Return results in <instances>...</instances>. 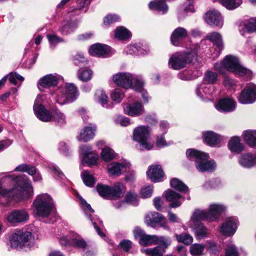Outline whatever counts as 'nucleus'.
Returning a JSON list of instances; mask_svg holds the SVG:
<instances>
[{"mask_svg": "<svg viewBox=\"0 0 256 256\" xmlns=\"http://www.w3.org/2000/svg\"><path fill=\"white\" fill-rule=\"evenodd\" d=\"M56 102L60 105L74 100L78 96L76 87L73 84H64L55 92Z\"/></svg>", "mask_w": 256, "mask_h": 256, "instance_id": "423d86ee", "label": "nucleus"}, {"mask_svg": "<svg viewBox=\"0 0 256 256\" xmlns=\"http://www.w3.org/2000/svg\"><path fill=\"white\" fill-rule=\"evenodd\" d=\"M150 130L148 127L140 126L134 130V139L140 144L142 150H150L154 146V143L150 138Z\"/></svg>", "mask_w": 256, "mask_h": 256, "instance_id": "1a4fd4ad", "label": "nucleus"}, {"mask_svg": "<svg viewBox=\"0 0 256 256\" xmlns=\"http://www.w3.org/2000/svg\"><path fill=\"white\" fill-rule=\"evenodd\" d=\"M96 189L100 196L104 198H110V186L102 184H98Z\"/></svg>", "mask_w": 256, "mask_h": 256, "instance_id": "4c0bfd02", "label": "nucleus"}, {"mask_svg": "<svg viewBox=\"0 0 256 256\" xmlns=\"http://www.w3.org/2000/svg\"><path fill=\"white\" fill-rule=\"evenodd\" d=\"M236 80L230 78L227 76L224 77V84L228 89L234 88V86H236Z\"/></svg>", "mask_w": 256, "mask_h": 256, "instance_id": "052dcab7", "label": "nucleus"}, {"mask_svg": "<svg viewBox=\"0 0 256 256\" xmlns=\"http://www.w3.org/2000/svg\"><path fill=\"white\" fill-rule=\"evenodd\" d=\"M110 50V48L108 46L100 44H96L90 46L89 53L92 56L100 57L108 55Z\"/></svg>", "mask_w": 256, "mask_h": 256, "instance_id": "4be33fe9", "label": "nucleus"}, {"mask_svg": "<svg viewBox=\"0 0 256 256\" xmlns=\"http://www.w3.org/2000/svg\"><path fill=\"white\" fill-rule=\"evenodd\" d=\"M175 237L179 242H182L185 244H190L193 242L192 236L186 233H183L180 234H176Z\"/></svg>", "mask_w": 256, "mask_h": 256, "instance_id": "de8ad7c7", "label": "nucleus"}, {"mask_svg": "<svg viewBox=\"0 0 256 256\" xmlns=\"http://www.w3.org/2000/svg\"><path fill=\"white\" fill-rule=\"evenodd\" d=\"M101 157L103 160L108 162L114 158V152L112 149L109 148H106L102 149L101 152Z\"/></svg>", "mask_w": 256, "mask_h": 256, "instance_id": "3c124183", "label": "nucleus"}, {"mask_svg": "<svg viewBox=\"0 0 256 256\" xmlns=\"http://www.w3.org/2000/svg\"><path fill=\"white\" fill-rule=\"evenodd\" d=\"M156 244H159L163 246L162 248H166L171 243L170 238H166L164 236H157L156 238Z\"/></svg>", "mask_w": 256, "mask_h": 256, "instance_id": "4d7b16f0", "label": "nucleus"}, {"mask_svg": "<svg viewBox=\"0 0 256 256\" xmlns=\"http://www.w3.org/2000/svg\"><path fill=\"white\" fill-rule=\"evenodd\" d=\"M206 39L212 42L218 47L219 51L222 50L223 48V42L222 36L220 33L212 32L208 33L206 36Z\"/></svg>", "mask_w": 256, "mask_h": 256, "instance_id": "7c9ffc66", "label": "nucleus"}, {"mask_svg": "<svg viewBox=\"0 0 256 256\" xmlns=\"http://www.w3.org/2000/svg\"><path fill=\"white\" fill-rule=\"evenodd\" d=\"M47 38L51 45L54 46L58 42H62V40L56 35L48 34Z\"/></svg>", "mask_w": 256, "mask_h": 256, "instance_id": "e2e57ef3", "label": "nucleus"}, {"mask_svg": "<svg viewBox=\"0 0 256 256\" xmlns=\"http://www.w3.org/2000/svg\"><path fill=\"white\" fill-rule=\"evenodd\" d=\"M124 92L120 88H115L111 93V98L116 103H120L124 98Z\"/></svg>", "mask_w": 256, "mask_h": 256, "instance_id": "49530a36", "label": "nucleus"}, {"mask_svg": "<svg viewBox=\"0 0 256 256\" xmlns=\"http://www.w3.org/2000/svg\"><path fill=\"white\" fill-rule=\"evenodd\" d=\"M143 86L140 88H138L137 89H134L136 90L140 91L141 93L142 96L144 100V103H147L148 102L150 97L148 92L144 90L143 88Z\"/></svg>", "mask_w": 256, "mask_h": 256, "instance_id": "774afa93", "label": "nucleus"}, {"mask_svg": "<svg viewBox=\"0 0 256 256\" xmlns=\"http://www.w3.org/2000/svg\"><path fill=\"white\" fill-rule=\"evenodd\" d=\"M86 60L82 54H78L74 56V62L75 65L78 66L80 63H84Z\"/></svg>", "mask_w": 256, "mask_h": 256, "instance_id": "69168bd1", "label": "nucleus"}, {"mask_svg": "<svg viewBox=\"0 0 256 256\" xmlns=\"http://www.w3.org/2000/svg\"><path fill=\"white\" fill-rule=\"evenodd\" d=\"M238 100L241 104H249L254 102L256 100V86L250 84L242 90Z\"/></svg>", "mask_w": 256, "mask_h": 256, "instance_id": "ddd939ff", "label": "nucleus"}, {"mask_svg": "<svg viewBox=\"0 0 256 256\" xmlns=\"http://www.w3.org/2000/svg\"><path fill=\"white\" fill-rule=\"evenodd\" d=\"M141 252L150 256H162L165 252V250L160 246H157L152 248H142Z\"/></svg>", "mask_w": 256, "mask_h": 256, "instance_id": "e433bc0d", "label": "nucleus"}, {"mask_svg": "<svg viewBox=\"0 0 256 256\" xmlns=\"http://www.w3.org/2000/svg\"><path fill=\"white\" fill-rule=\"evenodd\" d=\"M239 164L244 168H250L256 165V154H246L240 156Z\"/></svg>", "mask_w": 256, "mask_h": 256, "instance_id": "bb28decb", "label": "nucleus"}, {"mask_svg": "<svg viewBox=\"0 0 256 256\" xmlns=\"http://www.w3.org/2000/svg\"><path fill=\"white\" fill-rule=\"evenodd\" d=\"M172 143L171 142H166L163 136H158L156 142V146L158 148H162L170 146Z\"/></svg>", "mask_w": 256, "mask_h": 256, "instance_id": "bf43d9fd", "label": "nucleus"}, {"mask_svg": "<svg viewBox=\"0 0 256 256\" xmlns=\"http://www.w3.org/2000/svg\"><path fill=\"white\" fill-rule=\"evenodd\" d=\"M114 83L118 86L128 88L132 87L134 89L140 88L144 86V82L141 78L132 76L128 72H120L113 76Z\"/></svg>", "mask_w": 256, "mask_h": 256, "instance_id": "6e6552de", "label": "nucleus"}, {"mask_svg": "<svg viewBox=\"0 0 256 256\" xmlns=\"http://www.w3.org/2000/svg\"><path fill=\"white\" fill-rule=\"evenodd\" d=\"M96 130V126L84 127L77 136L78 140L84 142H87L90 140L94 137Z\"/></svg>", "mask_w": 256, "mask_h": 256, "instance_id": "393cba45", "label": "nucleus"}, {"mask_svg": "<svg viewBox=\"0 0 256 256\" xmlns=\"http://www.w3.org/2000/svg\"><path fill=\"white\" fill-rule=\"evenodd\" d=\"M186 154L190 160H194L196 166L200 172H212L216 168V163L213 160H208L209 156L206 153L194 149H188Z\"/></svg>", "mask_w": 256, "mask_h": 256, "instance_id": "39448f33", "label": "nucleus"}, {"mask_svg": "<svg viewBox=\"0 0 256 256\" xmlns=\"http://www.w3.org/2000/svg\"><path fill=\"white\" fill-rule=\"evenodd\" d=\"M244 27L248 32H256V18H250L244 22Z\"/></svg>", "mask_w": 256, "mask_h": 256, "instance_id": "5fc2aeb1", "label": "nucleus"}, {"mask_svg": "<svg viewBox=\"0 0 256 256\" xmlns=\"http://www.w3.org/2000/svg\"><path fill=\"white\" fill-rule=\"evenodd\" d=\"M225 210V207L219 204L210 206L209 210H196L193 213L188 226L193 229L196 238L201 240L208 237L210 232L200 220L212 221L218 218L220 214Z\"/></svg>", "mask_w": 256, "mask_h": 256, "instance_id": "f03ea898", "label": "nucleus"}, {"mask_svg": "<svg viewBox=\"0 0 256 256\" xmlns=\"http://www.w3.org/2000/svg\"><path fill=\"white\" fill-rule=\"evenodd\" d=\"M50 115L52 117V118H50V120L48 122L54 120V122H57L60 124L64 123L66 122L64 115L58 110H55L52 112H50Z\"/></svg>", "mask_w": 256, "mask_h": 256, "instance_id": "37998d69", "label": "nucleus"}, {"mask_svg": "<svg viewBox=\"0 0 256 256\" xmlns=\"http://www.w3.org/2000/svg\"><path fill=\"white\" fill-rule=\"evenodd\" d=\"M94 98L103 107L108 108V97L103 90H98L96 92Z\"/></svg>", "mask_w": 256, "mask_h": 256, "instance_id": "c9c22d12", "label": "nucleus"}, {"mask_svg": "<svg viewBox=\"0 0 256 256\" xmlns=\"http://www.w3.org/2000/svg\"><path fill=\"white\" fill-rule=\"evenodd\" d=\"M80 154L84 163H86L88 166L96 164L98 156L92 151L90 146L84 145L80 146Z\"/></svg>", "mask_w": 256, "mask_h": 256, "instance_id": "4468645a", "label": "nucleus"}, {"mask_svg": "<svg viewBox=\"0 0 256 256\" xmlns=\"http://www.w3.org/2000/svg\"><path fill=\"white\" fill-rule=\"evenodd\" d=\"M128 166V164L112 162L108 165V171L111 174L119 175L125 170Z\"/></svg>", "mask_w": 256, "mask_h": 256, "instance_id": "c756f323", "label": "nucleus"}, {"mask_svg": "<svg viewBox=\"0 0 256 256\" xmlns=\"http://www.w3.org/2000/svg\"><path fill=\"white\" fill-rule=\"evenodd\" d=\"M115 37L119 40H124L128 38L131 35L129 30L124 27L120 26L115 30Z\"/></svg>", "mask_w": 256, "mask_h": 256, "instance_id": "a19ab883", "label": "nucleus"}, {"mask_svg": "<svg viewBox=\"0 0 256 256\" xmlns=\"http://www.w3.org/2000/svg\"><path fill=\"white\" fill-rule=\"evenodd\" d=\"M156 236L144 234L139 240V244L143 246H148L156 244Z\"/></svg>", "mask_w": 256, "mask_h": 256, "instance_id": "ea45409f", "label": "nucleus"}, {"mask_svg": "<svg viewBox=\"0 0 256 256\" xmlns=\"http://www.w3.org/2000/svg\"><path fill=\"white\" fill-rule=\"evenodd\" d=\"M44 99V96L38 95L35 100L34 110L38 119L43 122H47L52 118V117L50 115V112L46 110L42 105Z\"/></svg>", "mask_w": 256, "mask_h": 256, "instance_id": "f8f14e48", "label": "nucleus"}, {"mask_svg": "<svg viewBox=\"0 0 256 256\" xmlns=\"http://www.w3.org/2000/svg\"><path fill=\"white\" fill-rule=\"evenodd\" d=\"M218 1L222 6L230 10L238 8L242 4V0H218Z\"/></svg>", "mask_w": 256, "mask_h": 256, "instance_id": "79ce46f5", "label": "nucleus"}, {"mask_svg": "<svg viewBox=\"0 0 256 256\" xmlns=\"http://www.w3.org/2000/svg\"><path fill=\"white\" fill-rule=\"evenodd\" d=\"M214 66L222 74H224L226 70L246 78H250L252 76V71L242 66L238 59L233 56H226L222 62L216 63Z\"/></svg>", "mask_w": 256, "mask_h": 256, "instance_id": "7ed1b4c3", "label": "nucleus"}, {"mask_svg": "<svg viewBox=\"0 0 256 256\" xmlns=\"http://www.w3.org/2000/svg\"><path fill=\"white\" fill-rule=\"evenodd\" d=\"M236 228V219L229 218L226 220L220 228V232L224 236L233 235Z\"/></svg>", "mask_w": 256, "mask_h": 256, "instance_id": "6ab92c4d", "label": "nucleus"}, {"mask_svg": "<svg viewBox=\"0 0 256 256\" xmlns=\"http://www.w3.org/2000/svg\"><path fill=\"white\" fill-rule=\"evenodd\" d=\"M153 192V188L152 186H148L147 187L142 188L141 194L142 198H147L150 197Z\"/></svg>", "mask_w": 256, "mask_h": 256, "instance_id": "680f3d73", "label": "nucleus"}, {"mask_svg": "<svg viewBox=\"0 0 256 256\" xmlns=\"http://www.w3.org/2000/svg\"><path fill=\"white\" fill-rule=\"evenodd\" d=\"M165 197L167 200L171 202L170 206V208H177L182 204L180 200L181 196L172 190L168 189L165 192Z\"/></svg>", "mask_w": 256, "mask_h": 256, "instance_id": "a878e982", "label": "nucleus"}, {"mask_svg": "<svg viewBox=\"0 0 256 256\" xmlns=\"http://www.w3.org/2000/svg\"><path fill=\"white\" fill-rule=\"evenodd\" d=\"M84 184L88 186H93L96 183V179L88 172L84 171L81 174Z\"/></svg>", "mask_w": 256, "mask_h": 256, "instance_id": "c03bdc74", "label": "nucleus"}, {"mask_svg": "<svg viewBox=\"0 0 256 256\" xmlns=\"http://www.w3.org/2000/svg\"><path fill=\"white\" fill-rule=\"evenodd\" d=\"M33 206L36 214L42 218L48 216L54 208L52 198L46 194L38 196L33 202Z\"/></svg>", "mask_w": 256, "mask_h": 256, "instance_id": "0eeeda50", "label": "nucleus"}, {"mask_svg": "<svg viewBox=\"0 0 256 256\" xmlns=\"http://www.w3.org/2000/svg\"><path fill=\"white\" fill-rule=\"evenodd\" d=\"M124 110L126 114L132 116H138L144 113V108L142 103L134 102L124 106Z\"/></svg>", "mask_w": 256, "mask_h": 256, "instance_id": "a211bd4d", "label": "nucleus"}, {"mask_svg": "<svg viewBox=\"0 0 256 256\" xmlns=\"http://www.w3.org/2000/svg\"><path fill=\"white\" fill-rule=\"evenodd\" d=\"M34 195L30 181L25 176L6 175L0 180V206L31 198Z\"/></svg>", "mask_w": 256, "mask_h": 256, "instance_id": "f257e3e1", "label": "nucleus"}, {"mask_svg": "<svg viewBox=\"0 0 256 256\" xmlns=\"http://www.w3.org/2000/svg\"><path fill=\"white\" fill-rule=\"evenodd\" d=\"M228 146L230 151L240 153L244 150V146L240 142L238 136H234L230 138L228 142Z\"/></svg>", "mask_w": 256, "mask_h": 256, "instance_id": "c85d7f7f", "label": "nucleus"}, {"mask_svg": "<svg viewBox=\"0 0 256 256\" xmlns=\"http://www.w3.org/2000/svg\"><path fill=\"white\" fill-rule=\"evenodd\" d=\"M218 80V74L214 72L209 70L205 73L204 81L208 84H214Z\"/></svg>", "mask_w": 256, "mask_h": 256, "instance_id": "09e8293b", "label": "nucleus"}, {"mask_svg": "<svg viewBox=\"0 0 256 256\" xmlns=\"http://www.w3.org/2000/svg\"><path fill=\"white\" fill-rule=\"evenodd\" d=\"M188 35L187 30L184 28L178 27L176 28L170 36L171 42L175 46L180 45V42Z\"/></svg>", "mask_w": 256, "mask_h": 256, "instance_id": "b1692460", "label": "nucleus"}, {"mask_svg": "<svg viewBox=\"0 0 256 256\" xmlns=\"http://www.w3.org/2000/svg\"><path fill=\"white\" fill-rule=\"evenodd\" d=\"M80 202L86 215L92 222L98 234L101 237H104L105 234L101 230L100 228L102 226V222L97 218L96 216L92 215L94 213V210L92 208L90 205L86 202L80 198Z\"/></svg>", "mask_w": 256, "mask_h": 256, "instance_id": "9d476101", "label": "nucleus"}, {"mask_svg": "<svg viewBox=\"0 0 256 256\" xmlns=\"http://www.w3.org/2000/svg\"><path fill=\"white\" fill-rule=\"evenodd\" d=\"M58 77L52 74H48L41 78L38 83V89L43 91L44 88H50L56 86L58 83Z\"/></svg>", "mask_w": 256, "mask_h": 256, "instance_id": "aec40b11", "label": "nucleus"}, {"mask_svg": "<svg viewBox=\"0 0 256 256\" xmlns=\"http://www.w3.org/2000/svg\"><path fill=\"white\" fill-rule=\"evenodd\" d=\"M126 192V188L121 182H118L110 187V198H122Z\"/></svg>", "mask_w": 256, "mask_h": 256, "instance_id": "cd10ccee", "label": "nucleus"}, {"mask_svg": "<svg viewBox=\"0 0 256 256\" xmlns=\"http://www.w3.org/2000/svg\"><path fill=\"white\" fill-rule=\"evenodd\" d=\"M235 107V102L229 98L221 99L215 105L216 108L220 112H230L233 110Z\"/></svg>", "mask_w": 256, "mask_h": 256, "instance_id": "5701e85b", "label": "nucleus"}, {"mask_svg": "<svg viewBox=\"0 0 256 256\" xmlns=\"http://www.w3.org/2000/svg\"><path fill=\"white\" fill-rule=\"evenodd\" d=\"M242 135L248 144L250 146H256V130H246L244 132Z\"/></svg>", "mask_w": 256, "mask_h": 256, "instance_id": "72a5a7b5", "label": "nucleus"}, {"mask_svg": "<svg viewBox=\"0 0 256 256\" xmlns=\"http://www.w3.org/2000/svg\"><path fill=\"white\" fill-rule=\"evenodd\" d=\"M201 90H202V92L206 94H211L208 88L206 86H201L200 87L198 88L196 90L197 95L200 97L203 96V95L201 92Z\"/></svg>", "mask_w": 256, "mask_h": 256, "instance_id": "338daca9", "label": "nucleus"}, {"mask_svg": "<svg viewBox=\"0 0 256 256\" xmlns=\"http://www.w3.org/2000/svg\"><path fill=\"white\" fill-rule=\"evenodd\" d=\"M224 256H239L237 248L235 245L230 244L225 248Z\"/></svg>", "mask_w": 256, "mask_h": 256, "instance_id": "6e6d98bb", "label": "nucleus"}, {"mask_svg": "<svg viewBox=\"0 0 256 256\" xmlns=\"http://www.w3.org/2000/svg\"><path fill=\"white\" fill-rule=\"evenodd\" d=\"M204 249V246L199 244H194L190 246V252L193 256H201Z\"/></svg>", "mask_w": 256, "mask_h": 256, "instance_id": "864d4df0", "label": "nucleus"}, {"mask_svg": "<svg viewBox=\"0 0 256 256\" xmlns=\"http://www.w3.org/2000/svg\"><path fill=\"white\" fill-rule=\"evenodd\" d=\"M147 174L152 181L158 182L162 180L164 174L160 165L155 164L150 167Z\"/></svg>", "mask_w": 256, "mask_h": 256, "instance_id": "412c9836", "label": "nucleus"}, {"mask_svg": "<svg viewBox=\"0 0 256 256\" xmlns=\"http://www.w3.org/2000/svg\"><path fill=\"white\" fill-rule=\"evenodd\" d=\"M14 170L16 172H26L28 174H32L35 172V167L27 164H22L16 166Z\"/></svg>", "mask_w": 256, "mask_h": 256, "instance_id": "603ef678", "label": "nucleus"}, {"mask_svg": "<svg viewBox=\"0 0 256 256\" xmlns=\"http://www.w3.org/2000/svg\"><path fill=\"white\" fill-rule=\"evenodd\" d=\"M170 184L172 188L180 192H185L188 190V187L178 178H172L171 180Z\"/></svg>", "mask_w": 256, "mask_h": 256, "instance_id": "a18cd8bd", "label": "nucleus"}, {"mask_svg": "<svg viewBox=\"0 0 256 256\" xmlns=\"http://www.w3.org/2000/svg\"><path fill=\"white\" fill-rule=\"evenodd\" d=\"M76 26V24L73 22H64L60 30L63 34H67L72 32Z\"/></svg>", "mask_w": 256, "mask_h": 256, "instance_id": "8fccbe9b", "label": "nucleus"}, {"mask_svg": "<svg viewBox=\"0 0 256 256\" xmlns=\"http://www.w3.org/2000/svg\"><path fill=\"white\" fill-rule=\"evenodd\" d=\"M78 78L82 82L90 80L92 76V72L88 68H80L77 74Z\"/></svg>", "mask_w": 256, "mask_h": 256, "instance_id": "58836bf2", "label": "nucleus"}, {"mask_svg": "<svg viewBox=\"0 0 256 256\" xmlns=\"http://www.w3.org/2000/svg\"><path fill=\"white\" fill-rule=\"evenodd\" d=\"M198 49V46H194L186 52L174 53L170 58L169 66L176 70L184 68L196 58Z\"/></svg>", "mask_w": 256, "mask_h": 256, "instance_id": "20e7f679", "label": "nucleus"}, {"mask_svg": "<svg viewBox=\"0 0 256 256\" xmlns=\"http://www.w3.org/2000/svg\"><path fill=\"white\" fill-rule=\"evenodd\" d=\"M148 7L150 10H157L166 13L168 10V6L164 1H152L149 3Z\"/></svg>", "mask_w": 256, "mask_h": 256, "instance_id": "f704fd0d", "label": "nucleus"}, {"mask_svg": "<svg viewBox=\"0 0 256 256\" xmlns=\"http://www.w3.org/2000/svg\"><path fill=\"white\" fill-rule=\"evenodd\" d=\"M132 242L129 240H123L120 243V246L124 250L128 252L131 248Z\"/></svg>", "mask_w": 256, "mask_h": 256, "instance_id": "0e129e2a", "label": "nucleus"}, {"mask_svg": "<svg viewBox=\"0 0 256 256\" xmlns=\"http://www.w3.org/2000/svg\"><path fill=\"white\" fill-rule=\"evenodd\" d=\"M71 246L85 250L88 248L86 242L79 235L72 234L71 239Z\"/></svg>", "mask_w": 256, "mask_h": 256, "instance_id": "473e14b6", "label": "nucleus"}, {"mask_svg": "<svg viewBox=\"0 0 256 256\" xmlns=\"http://www.w3.org/2000/svg\"><path fill=\"white\" fill-rule=\"evenodd\" d=\"M205 20L210 26L222 27L223 25L222 16L216 10H210L205 14Z\"/></svg>", "mask_w": 256, "mask_h": 256, "instance_id": "f3484780", "label": "nucleus"}, {"mask_svg": "<svg viewBox=\"0 0 256 256\" xmlns=\"http://www.w3.org/2000/svg\"><path fill=\"white\" fill-rule=\"evenodd\" d=\"M32 234L29 232H22L19 230L12 234L10 240V246L12 248L20 249L24 246L29 245V240Z\"/></svg>", "mask_w": 256, "mask_h": 256, "instance_id": "9b49d317", "label": "nucleus"}, {"mask_svg": "<svg viewBox=\"0 0 256 256\" xmlns=\"http://www.w3.org/2000/svg\"><path fill=\"white\" fill-rule=\"evenodd\" d=\"M204 137L205 142L210 146H215L220 141V136L212 132H205Z\"/></svg>", "mask_w": 256, "mask_h": 256, "instance_id": "2f4dec72", "label": "nucleus"}, {"mask_svg": "<svg viewBox=\"0 0 256 256\" xmlns=\"http://www.w3.org/2000/svg\"><path fill=\"white\" fill-rule=\"evenodd\" d=\"M120 18L116 14H108L104 19V22L105 24H110L118 21Z\"/></svg>", "mask_w": 256, "mask_h": 256, "instance_id": "13d9d810", "label": "nucleus"}, {"mask_svg": "<svg viewBox=\"0 0 256 256\" xmlns=\"http://www.w3.org/2000/svg\"><path fill=\"white\" fill-rule=\"evenodd\" d=\"M145 222L152 227H155L159 224L161 226L166 228V218L157 212H150L147 214L144 218Z\"/></svg>", "mask_w": 256, "mask_h": 256, "instance_id": "2eb2a0df", "label": "nucleus"}, {"mask_svg": "<svg viewBox=\"0 0 256 256\" xmlns=\"http://www.w3.org/2000/svg\"><path fill=\"white\" fill-rule=\"evenodd\" d=\"M29 219L28 212L26 209L14 210L8 214L7 220L11 223L26 222Z\"/></svg>", "mask_w": 256, "mask_h": 256, "instance_id": "dca6fc26", "label": "nucleus"}]
</instances>
